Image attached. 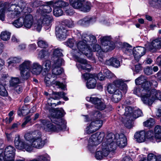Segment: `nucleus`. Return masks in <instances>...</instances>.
I'll return each mask as SVG.
<instances>
[{
  "mask_svg": "<svg viewBox=\"0 0 161 161\" xmlns=\"http://www.w3.org/2000/svg\"><path fill=\"white\" fill-rule=\"evenodd\" d=\"M48 3L50 5H53V14L56 17L62 15L63 14L62 8L69 5L68 3L62 0H54L50 1Z\"/></svg>",
  "mask_w": 161,
  "mask_h": 161,
  "instance_id": "nucleus-7",
  "label": "nucleus"
},
{
  "mask_svg": "<svg viewBox=\"0 0 161 161\" xmlns=\"http://www.w3.org/2000/svg\"><path fill=\"white\" fill-rule=\"evenodd\" d=\"M75 42L74 39H69L65 43V44L67 46L72 48L74 45Z\"/></svg>",
  "mask_w": 161,
  "mask_h": 161,
  "instance_id": "nucleus-59",
  "label": "nucleus"
},
{
  "mask_svg": "<svg viewBox=\"0 0 161 161\" xmlns=\"http://www.w3.org/2000/svg\"><path fill=\"white\" fill-rule=\"evenodd\" d=\"M91 20V18L89 17H86L83 19H81L78 21V23L79 25H82L86 23L90 22Z\"/></svg>",
  "mask_w": 161,
  "mask_h": 161,
  "instance_id": "nucleus-56",
  "label": "nucleus"
},
{
  "mask_svg": "<svg viewBox=\"0 0 161 161\" xmlns=\"http://www.w3.org/2000/svg\"><path fill=\"white\" fill-rule=\"evenodd\" d=\"M105 139L110 147L115 145L116 148L117 145L122 148L126 146L127 143V139L123 134L114 135L110 133L107 135Z\"/></svg>",
  "mask_w": 161,
  "mask_h": 161,
  "instance_id": "nucleus-5",
  "label": "nucleus"
},
{
  "mask_svg": "<svg viewBox=\"0 0 161 161\" xmlns=\"http://www.w3.org/2000/svg\"><path fill=\"white\" fill-rule=\"evenodd\" d=\"M92 49L90 47V49L91 50V52L92 53V52L96 51L97 52V56L101 57V55H102L103 53H104L102 50V46H100L99 45L96 44L93 45L92 47Z\"/></svg>",
  "mask_w": 161,
  "mask_h": 161,
  "instance_id": "nucleus-36",
  "label": "nucleus"
},
{
  "mask_svg": "<svg viewBox=\"0 0 161 161\" xmlns=\"http://www.w3.org/2000/svg\"><path fill=\"white\" fill-rule=\"evenodd\" d=\"M8 95V92L5 86L3 85L0 84V95L6 96Z\"/></svg>",
  "mask_w": 161,
  "mask_h": 161,
  "instance_id": "nucleus-53",
  "label": "nucleus"
},
{
  "mask_svg": "<svg viewBox=\"0 0 161 161\" xmlns=\"http://www.w3.org/2000/svg\"><path fill=\"white\" fill-rule=\"evenodd\" d=\"M68 31L65 26L63 25L56 28V34L57 37L60 40L64 39L67 35Z\"/></svg>",
  "mask_w": 161,
  "mask_h": 161,
  "instance_id": "nucleus-19",
  "label": "nucleus"
},
{
  "mask_svg": "<svg viewBox=\"0 0 161 161\" xmlns=\"http://www.w3.org/2000/svg\"><path fill=\"white\" fill-rule=\"evenodd\" d=\"M42 66L43 71L48 73L52 66L51 62L49 60H46L43 62Z\"/></svg>",
  "mask_w": 161,
  "mask_h": 161,
  "instance_id": "nucleus-30",
  "label": "nucleus"
},
{
  "mask_svg": "<svg viewBox=\"0 0 161 161\" xmlns=\"http://www.w3.org/2000/svg\"><path fill=\"white\" fill-rule=\"evenodd\" d=\"M146 80L145 77L143 76H141L135 80V82L136 85H140L143 84Z\"/></svg>",
  "mask_w": 161,
  "mask_h": 161,
  "instance_id": "nucleus-52",
  "label": "nucleus"
},
{
  "mask_svg": "<svg viewBox=\"0 0 161 161\" xmlns=\"http://www.w3.org/2000/svg\"><path fill=\"white\" fill-rule=\"evenodd\" d=\"M113 94L112 100L115 103L119 102L122 97V94L121 92L119 89H117Z\"/></svg>",
  "mask_w": 161,
  "mask_h": 161,
  "instance_id": "nucleus-32",
  "label": "nucleus"
},
{
  "mask_svg": "<svg viewBox=\"0 0 161 161\" xmlns=\"http://www.w3.org/2000/svg\"><path fill=\"white\" fill-rule=\"evenodd\" d=\"M146 91L145 89H143L142 86L140 87L137 86L134 87L133 92L135 94L141 97V100L144 103L147 104V103H149L151 101V100L148 98L146 93Z\"/></svg>",
  "mask_w": 161,
  "mask_h": 161,
  "instance_id": "nucleus-15",
  "label": "nucleus"
},
{
  "mask_svg": "<svg viewBox=\"0 0 161 161\" xmlns=\"http://www.w3.org/2000/svg\"><path fill=\"white\" fill-rule=\"evenodd\" d=\"M143 114L142 111L140 109L137 108H134V112L133 116L131 117L132 118V120L134 119H136L139 117L142 116Z\"/></svg>",
  "mask_w": 161,
  "mask_h": 161,
  "instance_id": "nucleus-46",
  "label": "nucleus"
},
{
  "mask_svg": "<svg viewBox=\"0 0 161 161\" xmlns=\"http://www.w3.org/2000/svg\"><path fill=\"white\" fill-rule=\"evenodd\" d=\"M40 19L42 24L45 26L46 30H48L52 25L51 23L53 19L52 16L47 15H42Z\"/></svg>",
  "mask_w": 161,
  "mask_h": 161,
  "instance_id": "nucleus-20",
  "label": "nucleus"
},
{
  "mask_svg": "<svg viewBox=\"0 0 161 161\" xmlns=\"http://www.w3.org/2000/svg\"><path fill=\"white\" fill-rule=\"evenodd\" d=\"M36 132H39V131L35 130L26 133L24 135V138L25 140L31 143L33 139L36 137V135L37 136V133H36Z\"/></svg>",
  "mask_w": 161,
  "mask_h": 161,
  "instance_id": "nucleus-34",
  "label": "nucleus"
},
{
  "mask_svg": "<svg viewBox=\"0 0 161 161\" xmlns=\"http://www.w3.org/2000/svg\"><path fill=\"white\" fill-rule=\"evenodd\" d=\"M23 19L24 26L28 29L31 28L35 21L33 16L31 14H25Z\"/></svg>",
  "mask_w": 161,
  "mask_h": 161,
  "instance_id": "nucleus-21",
  "label": "nucleus"
},
{
  "mask_svg": "<svg viewBox=\"0 0 161 161\" xmlns=\"http://www.w3.org/2000/svg\"><path fill=\"white\" fill-rule=\"evenodd\" d=\"M37 136L36 135V137H34L32 141L29 145L31 147L32 150L33 147L37 148H41L44 145L45 143L41 138V133L40 132H36Z\"/></svg>",
  "mask_w": 161,
  "mask_h": 161,
  "instance_id": "nucleus-17",
  "label": "nucleus"
},
{
  "mask_svg": "<svg viewBox=\"0 0 161 161\" xmlns=\"http://www.w3.org/2000/svg\"><path fill=\"white\" fill-rule=\"evenodd\" d=\"M100 39L103 52H107L114 48L115 46L114 43L111 42V38L110 36H102Z\"/></svg>",
  "mask_w": 161,
  "mask_h": 161,
  "instance_id": "nucleus-13",
  "label": "nucleus"
},
{
  "mask_svg": "<svg viewBox=\"0 0 161 161\" xmlns=\"http://www.w3.org/2000/svg\"><path fill=\"white\" fill-rule=\"evenodd\" d=\"M51 113L50 119L51 121L55 124L54 125L47 119H41V127L45 132H58L65 128L66 122L61 118L65 114L64 110L62 108L53 109L49 110Z\"/></svg>",
  "mask_w": 161,
  "mask_h": 161,
  "instance_id": "nucleus-3",
  "label": "nucleus"
},
{
  "mask_svg": "<svg viewBox=\"0 0 161 161\" xmlns=\"http://www.w3.org/2000/svg\"><path fill=\"white\" fill-rule=\"evenodd\" d=\"M132 49V47L129 44H126L123 48V50L126 54L129 56L133 55L135 59L137 61L146 53V49L143 47H138Z\"/></svg>",
  "mask_w": 161,
  "mask_h": 161,
  "instance_id": "nucleus-6",
  "label": "nucleus"
},
{
  "mask_svg": "<svg viewBox=\"0 0 161 161\" xmlns=\"http://www.w3.org/2000/svg\"><path fill=\"white\" fill-rule=\"evenodd\" d=\"M101 71L105 75L106 77L108 78H111L114 76V75L106 67H103Z\"/></svg>",
  "mask_w": 161,
  "mask_h": 161,
  "instance_id": "nucleus-48",
  "label": "nucleus"
},
{
  "mask_svg": "<svg viewBox=\"0 0 161 161\" xmlns=\"http://www.w3.org/2000/svg\"><path fill=\"white\" fill-rule=\"evenodd\" d=\"M105 64L106 65L112 66L115 68H118L120 65L119 61L116 58H113L106 60L105 62Z\"/></svg>",
  "mask_w": 161,
  "mask_h": 161,
  "instance_id": "nucleus-31",
  "label": "nucleus"
},
{
  "mask_svg": "<svg viewBox=\"0 0 161 161\" xmlns=\"http://www.w3.org/2000/svg\"><path fill=\"white\" fill-rule=\"evenodd\" d=\"M113 83L114 86L116 88L123 91L125 93L127 90V86L126 84L124 83V81L122 79H117L114 80Z\"/></svg>",
  "mask_w": 161,
  "mask_h": 161,
  "instance_id": "nucleus-23",
  "label": "nucleus"
},
{
  "mask_svg": "<svg viewBox=\"0 0 161 161\" xmlns=\"http://www.w3.org/2000/svg\"><path fill=\"white\" fill-rule=\"evenodd\" d=\"M28 106L25 105L22 108H19L18 111V115L21 116V115L25 116L29 112Z\"/></svg>",
  "mask_w": 161,
  "mask_h": 161,
  "instance_id": "nucleus-38",
  "label": "nucleus"
},
{
  "mask_svg": "<svg viewBox=\"0 0 161 161\" xmlns=\"http://www.w3.org/2000/svg\"><path fill=\"white\" fill-rule=\"evenodd\" d=\"M148 98L151 100V102L147 103V104H151L156 99H158L161 100V92L160 91L157 90L155 89L151 90V93L150 95L148 97Z\"/></svg>",
  "mask_w": 161,
  "mask_h": 161,
  "instance_id": "nucleus-24",
  "label": "nucleus"
},
{
  "mask_svg": "<svg viewBox=\"0 0 161 161\" xmlns=\"http://www.w3.org/2000/svg\"><path fill=\"white\" fill-rule=\"evenodd\" d=\"M155 124V120L153 118H150L143 123L144 125L145 126L149 128L153 126Z\"/></svg>",
  "mask_w": 161,
  "mask_h": 161,
  "instance_id": "nucleus-49",
  "label": "nucleus"
},
{
  "mask_svg": "<svg viewBox=\"0 0 161 161\" xmlns=\"http://www.w3.org/2000/svg\"><path fill=\"white\" fill-rule=\"evenodd\" d=\"M155 136L153 131H148L146 133V139H149L153 142L161 141V127L156 126L154 129Z\"/></svg>",
  "mask_w": 161,
  "mask_h": 161,
  "instance_id": "nucleus-9",
  "label": "nucleus"
},
{
  "mask_svg": "<svg viewBox=\"0 0 161 161\" xmlns=\"http://www.w3.org/2000/svg\"><path fill=\"white\" fill-rule=\"evenodd\" d=\"M15 149L12 146H8L5 149L3 153L4 157L14 158L15 154Z\"/></svg>",
  "mask_w": 161,
  "mask_h": 161,
  "instance_id": "nucleus-25",
  "label": "nucleus"
},
{
  "mask_svg": "<svg viewBox=\"0 0 161 161\" xmlns=\"http://www.w3.org/2000/svg\"><path fill=\"white\" fill-rule=\"evenodd\" d=\"M65 94L63 92H53V97H51L49 98L47 100V103L49 105L52 106L53 105H54L55 106H56L57 105L60 104L61 102L59 101L57 103V104H56L54 103H51L52 100H54L55 99H59L60 98H63L64 99L65 101H67L68 100V98L65 96Z\"/></svg>",
  "mask_w": 161,
  "mask_h": 161,
  "instance_id": "nucleus-18",
  "label": "nucleus"
},
{
  "mask_svg": "<svg viewBox=\"0 0 161 161\" xmlns=\"http://www.w3.org/2000/svg\"><path fill=\"white\" fill-rule=\"evenodd\" d=\"M52 75L57 76L62 74L63 72V69L61 67H52Z\"/></svg>",
  "mask_w": 161,
  "mask_h": 161,
  "instance_id": "nucleus-44",
  "label": "nucleus"
},
{
  "mask_svg": "<svg viewBox=\"0 0 161 161\" xmlns=\"http://www.w3.org/2000/svg\"><path fill=\"white\" fill-rule=\"evenodd\" d=\"M14 90L18 93H20L22 91V88L21 86L18 85L14 87Z\"/></svg>",
  "mask_w": 161,
  "mask_h": 161,
  "instance_id": "nucleus-63",
  "label": "nucleus"
},
{
  "mask_svg": "<svg viewBox=\"0 0 161 161\" xmlns=\"http://www.w3.org/2000/svg\"><path fill=\"white\" fill-rule=\"evenodd\" d=\"M42 23L39 19L38 20L35 21L31 28L34 30L39 32L41 30L42 27Z\"/></svg>",
  "mask_w": 161,
  "mask_h": 161,
  "instance_id": "nucleus-40",
  "label": "nucleus"
},
{
  "mask_svg": "<svg viewBox=\"0 0 161 161\" xmlns=\"http://www.w3.org/2000/svg\"><path fill=\"white\" fill-rule=\"evenodd\" d=\"M86 100L88 102H91L94 104L95 107L98 103H100V101L101 100L100 99L96 97H89L86 98Z\"/></svg>",
  "mask_w": 161,
  "mask_h": 161,
  "instance_id": "nucleus-42",
  "label": "nucleus"
},
{
  "mask_svg": "<svg viewBox=\"0 0 161 161\" xmlns=\"http://www.w3.org/2000/svg\"><path fill=\"white\" fill-rule=\"evenodd\" d=\"M15 146L19 150L25 149L26 151L31 152L32 151V148L28 143L25 142L23 140L20 138L19 135H15L14 141Z\"/></svg>",
  "mask_w": 161,
  "mask_h": 161,
  "instance_id": "nucleus-11",
  "label": "nucleus"
},
{
  "mask_svg": "<svg viewBox=\"0 0 161 161\" xmlns=\"http://www.w3.org/2000/svg\"><path fill=\"white\" fill-rule=\"evenodd\" d=\"M42 70V65L38 62H34L32 64L30 70L32 74L38 75L41 73Z\"/></svg>",
  "mask_w": 161,
  "mask_h": 161,
  "instance_id": "nucleus-26",
  "label": "nucleus"
},
{
  "mask_svg": "<svg viewBox=\"0 0 161 161\" xmlns=\"http://www.w3.org/2000/svg\"><path fill=\"white\" fill-rule=\"evenodd\" d=\"M25 7V3L22 0H15L6 8L3 6L0 7V20L4 21L5 13L7 11H12V18H19L14 20L13 25L17 28H19L24 25L23 10Z\"/></svg>",
  "mask_w": 161,
  "mask_h": 161,
  "instance_id": "nucleus-4",
  "label": "nucleus"
},
{
  "mask_svg": "<svg viewBox=\"0 0 161 161\" xmlns=\"http://www.w3.org/2000/svg\"><path fill=\"white\" fill-rule=\"evenodd\" d=\"M10 33L6 31H2L0 35L1 39L4 41H8L10 38Z\"/></svg>",
  "mask_w": 161,
  "mask_h": 161,
  "instance_id": "nucleus-47",
  "label": "nucleus"
},
{
  "mask_svg": "<svg viewBox=\"0 0 161 161\" xmlns=\"http://www.w3.org/2000/svg\"><path fill=\"white\" fill-rule=\"evenodd\" d=\"M81 38L82 40L77 44L79 52H76V50H74L73 56L77 62L76 65L80 71L84 70L89 72L92 68L91 65L86 59L80 58L79 56L81 54H84L87 57L92 58H91L92 53L90 49V46H92L97 40L94 36L86 34L83 35Z\"/></svg>",
  "mask_w": 161,
  "mask_h": 161,
  "instance_id": "nucleus-1",
  "label": "nucleus"
},
{
  "mask_svg": "<svg viewBox=\"0 0 161 161\" xmlns=\"http://www.w3.org/2000/svg\"><path fill=\"white\" fill-rule=\"evenodd\" d=\"M102 71L99 73L97 75L95 74L96 75V79L97 78L100 80H103L105 79L106 77L103 75Z\"/></svg>",
  "mask_w": 161,
  "mask_h": 161,
  "instance_id": "nucleus-61",
  "label": "nucleus"
},
{
  "mask_svg": "<svg viewBox=\"0 0 161 161\" xmlns=\"http://www.w3.org/2000/svg\"><path fill=\"white\" fill-rule=\"evenodd\" d=\"M103 125L102 120H96L92 121L86 128L85 132L87 134L94 133L100 128Z\"/></svg>",
  "mask_w": 161,
  "mask_h": 161,
  "instance_id": "nucleus-14",
  "label": "nucleus"
},
{
  "mask_svg": "<svg viewBox=\"0 0 161 161\" xmlns=\"http://www.w3.org/2000/svg\"><path fill=\"white\" fill-rule=\"evenodd\" d=\"M90 117L93 119H99L103 118L104 115H102L101 112L98 111H94L92 112L90 115Z\"/></svg>",
  "mask_w": 161,
  "mask_h": 161,
  "instance_id": "nucleus-43",
  "label": "nucleus"
},
{
  "mask_svg": "<svg viewBox=\"0 0 161 161\" xmlns=\"http://www.w3.org/2000/svg\"><path fill=\"white\" fill-rule=\"evenodd\" d=\"M95 107L99 110H102L105 109L106 108V105L101 100L100 101V103H98Z\"/></svg>",
  "mask_w": 161,
  "mask_h": 161,
  "instance_id": "nucleus-57",
  "label": "nucleus"
},
{
  "mask_svg": "<svg viewBox=\"0 0 161 161\" xmlns=\"http://www.w3.org/2000/svg\"><path fill=\"white\" fill-rule=\"evenodd\" d=\"M116 88L115 86H114L113 83L111 84H109L107 86V91L109 93L111 94H113L117 90L116 89Z\"/></svg>",
  "mask_w": 161,
  "mask_h": 161,
  "instance_id": "nucleus-51",
  "label": "nucleus"
},
{
  "mask_svg": "<svg viewBox=\"0 0 161 161\" xmlns=\"http://www.w3.org/2000/svg\"><path fill=\"white\" fill-rule=\"evenodd\" d=\"M38 46L42 48H45L48 46L47 43L42 40H39L37 42Z\"/></svg>",
  "mask_w": 161,
  "mask_h": 161,
  "instance_id": "nucleus-54",
  "label": "nucleus"
},
{
  "mask_svg": "<svg viewBox=\"0 0 161 161\" xmlns=\"http://www.w3.org/2000/svg\"><path fill=\"white\" fill-rule=\"evenodd\" d=\"M144 71L147 75H150L153 73L152 68V67H147L144 69Z\"/></svg>",
  "mask_w": 161,
  "mask_h": 161,
  "instance_id": "nucleus-60",
  "label": "nucleus"
},
{
  "mask_svg": "<svg viewBox=\"0 0 161 161\" xmlns=\"http://www.w3.org/2000/svg\"><path fill=\"white\" fill-rule=\"evenodd\" d=\"M70 5L73 8L84 12H87L91 9V3L84 0H69Z\"/></svg>",
  "mask_w": 161,
  "mask_h": 161,
  "instance_id": "nucleus-8",
  "label": "nucleus"
},
{
  "mask_svg": "<svg viewBox=\"0 0 161 161\" xmlns=\"http://www.w3.org/2000/svg\"><path fill=\"white\" fill-rule=\"evenodd\" d=\"M104 136L103 132H97L92 135L89 139L87 148L91 153H94L96 149L95 157L97 160L104 159L110 152L116 149L115 145L110 147L105 139L102 143V147L97 148V146L102 141Z\"/></svg>",
  "mask_w": 161,
  "mask_h": 161,
  "instance_id": "nucleus-2",
  "label": "nucleus"
},
{
  "mask_svg": "<svg viewBox=\"0 0 161 161\" xmlns=\"http://www.w3.org/2000/svg\"><path fill=\"white\" fill-rule=\"evenodd\" d=\"M38 161H50V157L47 153L38 155L36 159Z\"/></svg>",
  "mask_w": 161,
  "mask_h": 161,
  "instance_id": "nucleus-45",
  "label": "nucleus"
},
{
  "mask_svg": "<svg viewBox=\"0 0 161 161\" xmlns=\"http://www.w3.org/2000/svg\"><path fill=\"white\" fill-rule=\"evenodd\" d=\"M134 112V108L130 106L125 108V112L123 115L122 121L125 125L127 127H130L132 125V118L131 116H133Z\"/></svg>",
  "mask_w": 161,
  "mask_h": 161,
  "instance_id": "nucleus-12",
  "label": "nucleus"
},
{
  "mask_svg": "<svg viewBox=\"0 0 161 161\" xmlns=\"http://www.w3.org/2000/svg\"><path fill=\"white\" fill-rule=\"evenodd\" d=\"M57 77L56 76H53L50 74H47L45 77L44 80L46 86H58V88L64 90L66 88L65 85L59 81L55 80Z\"/></svg>",
  "mask_w": 161,
  "mask_h": 161,
  "instance_id": "nucleus-10",
  "label": "nucleus"
},
{
  "mask_svg": "<svg viewBox=\"0 0 161 161\" xmlns=\"http://www.w3.org/2000/svg\"><path fill=\"white\" fill-rule=\"evenodd\" d=\"M19 70L20 71L21 77L23 79L27 80L30 77L31 72L30 70L26 69H19Z\"/></svg>",
  "mask_w": 161,
  "mask_h": 161,
  "instance_id": "nucleus-41",
  "label": "nucleus"
},
{
  "mask_svg": "<svg viewBox=\"0 0 161 161\" xmlns=\"http://www.w3.org/2000/svg\"><path fill=\"white\" fill-rule=\"evenodd\" d=\"M64 22L66 26L69 28H71L74 26V22L71 20L66 19L64 21Z\"/></svg>",
  "mask_w": 161,
  "mask_h": 161,
  "instance_id": "nucleus-58",
  "label": "nucleus"
},
{
  "mask_svg": "<svg viewBox=\"0 0 161 161\" xmlns=\"http://www.w3.org/2000/svg\"><path fill=\"white\" fill-rule=\"evenodd\" d=\"M147 161H161V155H156L153 153L148 154Z\"/></svg>",
  "mask_w": 161,
  "mask_h": 161,
  "instance_id": "nucleus-37",
  "label": "nucleus"
},
{
  "mask_svg": "<svg viewBox=\"0 0 161 161\" xmlns=\"http://www.w3.org/2000/svg\"><path fill=\"white\" fill-rule=\"evenodd\" d=\"M22 60L21 57L19 56L11 57L8 60V63L9 66H15L20 63Z\"/></svg>",
  "mask_w": 161,
  "mask_h": 161,
  "instance_id": "nucleus-28",
  "label": "nucleus"
},
{
  "mask_svg": "<svg viewBox=\"0 0 161 161\" xmlns=\"http://www.w3.org/2000/svg\"><path fill=\"white\" fill-rule=\"evenodd\" d=\"M19 83V80L18 78H12L11 79L10 84L11 86L14 87L18 85Z\"/></svg>",
  "mask_w": 161,
  "mask_h": 161,
  "instance_id": "nucleus-55",
  "label": "nucleus"
},
{
  "mask_svg": "<svg viewBox=\"0 0 161 161\" xmlns=\"http://www.w3.org/2000/svg\"><path fill=\"white\" fill-rule=\"evenodd\" d=\"M134 137L138 142H145L146 139L145 131L142 130L136 132L134 135Z\"/></svg>",
  "mask_w": 161,
  "mask_h": 161,
  "instance_id": "nucleus-27",
  "label": "nucleus"
},
{
  "mask_svg": "<svg viewBox=\"0 0 161 161\" xmlns=\"http://www.w3.org/2000/svg\"><path fill=\"white\" fill-rule=\"evenodd\" d=\"M63 56L62 50L58 48L55 49L53 53V58H61Z\"/></svg>",
  "mask_w": 161,
  "mask_h": 161,
  "instance_id": "nucleus-50",
  "label": "nucleus"
},
{
  "mask_svg": "<svg viewBox=\"0 0 161 161\" xmlns=\"http://www.w3.org/2000/svg\"><path fill=\"white\" fill-rule=\"evenodd\" d=\"M82 77L87 80L86 86L89 89L94 88L96 86L97 81L95 74L85 73L82 75Z\"/></svg>",
  "mask_w": 161,
  "mask_h": 161,
  "instance_id": "nucleus-16",
  "label": "nucleus"
},
{
  "mask_svg": "<svg viewBox=\"0 0 161 161\" xmlns=\"http://www.w3.org/2000/svg\"><path fill=\"white\" fill-rule=\"evenodd\" d=\"M46 52L43 49H42L40 51L38 54V57L41 59L43 58L46 56Z\"/></svg>",
  "mask_w": 161,
  "mask_h": 161,
  "instance_id": "nucleus-62",
  "label": "nucleus"
},
{
  "mask_svg": "<svg viewBox=\"0 0 161 161\" xmlns=\"http://www.w3.org/2000/svg\"><path fill=\"white\" fill-rule=\"evenodd\" d=\"M32 64V62L31 61L25 60L19 65V69L30 70Z\"/></svg>",
  "mask_w": 161,
  "mask_h": 161,
  "instance_id": "nucleus-29",
  "label": "nucleus"
},
{
  "mask_svg": "<svg viewBox=\"0 0 161 161\" xmlns=\"http://www.w3.org/2000/svg\"><path fill=\"white\" fill-rule=\"evenodd\" d=\"M36 46L35 43L30 44L29 45L28 49L30 51H34L36 49Z\"/></svg>",
  "mask_w": 161,
  "mask_h": 161,
  "instance_id": "nucleus-64",
  "label": "nucleus"
},
{
  "mask_svg": "<svg viewBox=\"0 0 161 161\" xmlns=\"http://www.w3.org/2000/svg\"><path fill=\"white\" fill-rule=\"evenodd\" d=\"M53 58V64H52V67H61L64 65V61L61 58Z\"/></svg>",
  "mask_w": 161,
  "mask_h": 161,
  "instance_id": "nucleus-39",
  "label": "nucleus"
},
{
  "mask_svg": "<svg viewBox=\"0 0 161 161\" xmlns=\"http://www.w3.org/2000/svg\"><path fill=\"white\" fill-rule=\"evenodd\" d=\"M143 89L147 91L146 93L148 97L151 93V83L150 81H145L142 85Z\"/></svg>",
  "mask_w": 161,
  "mask_h": 161,
  "instance_id": "nucleus-35",
  "label": "nucleus"
},
{
  "mask_svg": "<svg viewBox=\"0 0 161 161\" xmlns=\"http://www.w3.org/2000/svg\"><path fill=\"white\" fill-rule=\"evenodd\" d=\"M161 45V39L158 38L153 40L149 45L150 50L159 48Z\"/></svg>",
  "mask_w": 161,
  "mask_h": 161,
  "instance_id": "nucleus-33",
  "label": "nucleus"
},
{
  "mask_svg": "<svg viewBox=\"0 0 161 161\" xmlns=\"http://www.w3.org/2000/svg\"><path fill=\"white\" fill-rule=\"evenodd\" d=\"M50 2H46L45 3L46 4L43 5L41 6L37 10V12L38 13L43 15L45 13H49L52 11L51 6L53 7V5H50L49 3Z\"/></svg>",
  "mask_w": 161,
  "mask_h": 161,
  "instance_id": "nucleus-22",
  "label": "nucleus"
}]
</instances>
